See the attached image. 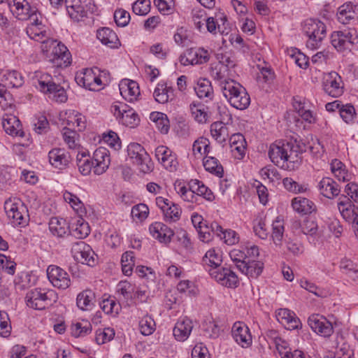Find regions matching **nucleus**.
<instances>
[{
  "instance_id": "1",
  "label": "nucleus",
  "mask_w": 358,
  "mask_h": 358,
  "mask_svg": "<svg viewBox=\"0 0 358 358\" xmlns=\"http://www.w3.org/2000/svg\"><path fill=\"white\" fill-rule=\"evenodd\" d=\"M301 147L296 142L273 143L268 156L271 162L285 170H293L301 164Z\"/></svg>"
},
{
  "instance_id": "2",
  "label": "nucleus",
  "mask_w": 358,
  "mask_h": 358,
  "mask_svg": "<svg viewBox=\"0 0 358 358\" xmlns=\"http://www.w3.org/2000/svg\"><path fill=\"white\" fill-rule=\"evenodd\" d=\"M222 92L231 106L236 109L244 110L250 103V97L245 88L236 80L226 83Z\"/></svg>"
},
{
  "instance_id": "3",
  "label": "nucleus",
  "mask_w": 358,
  "mask_h": 358,
  "mask_svg": "<svg viewBox=\"0 0 358 358\" xmlns=\"http://www.w3.org/2000/svg\"><path fill=\"white\" fill-rule=\"evenodd\" d=\"M303 31L308 38L307 48L313 50L320 48L327 36L326 25L319 20H306L303 24Z\"/></svg>"
},
{
  "instance_id": "4",
  "label": "nucleus",
  "mask_w": 358,
  "mask_h": 358,
  "mask_svg": "<svg viewBox=\"0 0 358 358\" xmlns=\"http://www.w3.org/2000/svg\"><path fill=\"white\" fill-rule=\"evenodd\" d=\"M57 295L54 290L45 291L36 288L29 290L25 296L27 306L35 310H43L57 301Z\"/></svg>"
},
{
  "instance_id": "5",
  "label": "nucleus",
  "mask_w": 358,
  "mask_h": 358,
  "mask_svg": "<svg viewBox=\"0 0 358 358\" xmlns=\"http://www.w3.org/2000/svg\"><path fill=\"white\" fill-rule=\"evenodd\" d=\"M4 209L7 216L15 226L24 227L29 220L27 206L17 198H10L5 201Z\"/></svg>"
},
{
  "instance_id": "6",
  "label": "nucleus",
  "mask_w": 358,
  "mask_h": 358,
  "mask_svg": "<svg viewBox=\"0 0 358 358\" xmlns=\"http://www.w3.org/2000/svg\"><path fill=\"white\" fill-rule=\"evenodd\" d=\"M127 155L131 163L136 165L140 171L144 173L152 171L153 163L149 155L141 144L131 143L127 146Z\"/></svg>"
},
{
  "instance_id": "7",
  "label": "nucleus",
  "mask_w": 358,
  "mask_h": 358,
  "mask_svg": "<svg viewBox=\"0 0 358 358\" xmlns=\"http://www.w3.org/2000/svg\"><path fill=\"white\" fill-rule=\"evenodd\" d=\"M331 43L338 51L350 49L358 44V33L355 29H348L332 33Z\"/></svg>"
},
{
  "instance_id": "8",
  "label": "nucleus",
  "mask_w": 358,
  "mask_h": 358,
  "mask_svg": "<svg viewBox=\"0 0 358 358\" xmlns=\"http://www.w3.org/2000/svg\"><path fill=\"white\" fill-rule=\"evenodd\" d=\"M114 116L126 127L134 128L138 125L140 118L137 113L130 106L120 103L111 106Z\"/></svg>"
},
{
  "instance_id": "9",
  "label": "nucleus",
  "mask_w": 358,
  "mask_h": 358,
  "mask_svg": "<svg viewBox=\"0 0 358 358\" xmlns=\"http://www.w3.org/2000/svg\"><path fill=\"white\" fill-rule=\"evenodd\" d=\"M210 275L221 285L235 288L239 285L236 273L228 267H213L209 269Z\"/></svg>"
},
{
  "instance_id": "10",
  "label": "nucleus",
  "mask_w": 358,
  "mask_h": 358,
  "mask_svg": "<svg viewBox=\"0 0 358 358\" xmlns=\"http://www.w3.org/2000/svg\"><path fill=\"white\" fill-rule=\"evenodd\" d=\"M71 254L73 259L83 264L93 266L96 264V256L92 248L84 241H78L73 244Z\"/></svg>"
},
{
  "instance_id": "11",
  "label": "nucleus",
  "mask_w": 358,
  "mask_h": 358,
  "mask_svg": "<svg viewBox=\"0 0 358 358\" xmlns=\"http://www.w3.org/2000/svg\"><path fill=\"white\" fill-rule=\"evenodd\" d=\"M322 87L326 94L334 98L343 94L342 78L335 71H331L324 76Z\"/></svg>"
},
{
  "instance_id": "12",
  "label": "nucleus",
  "mask_w": 358,
  "mask_h": 358,
  "mask_svg": "<svg viewBox=\"0 0 358 358\" xmlns=\"http://www.w3.org/2000/svg\"><path fill=\"white\" fill-rule=\"evenodd\" d=\"M47 275L52 285L58 289H66L71 285L69 275L57 266H49L47 268Z\"/></svg>"
},
{
  "instance_id": "13",
  "label": "nucleus",
  "mask_w": 358,
  "mask_h": 358,
  "mask_svg": "<svg viewBox=\"0 0 358 358\" xmlns=\"http://www.w3.org/2000/svg\"><path fill=\"white\" fill-rule=\"evenodd\" d=\"M308 323L313 331L324 337H329L334 333L332 323L321 315H310L308 319Z\"/></svg>"
},
{
  "instance_id": "14",
  "label": "nucleus",
  "mask_w": 358,
  "mask_h": 358,
  "mask_svg": "<svg viewBox=\"0 0 358 358\" xmlns=\"http://www.w3.org/2000/svg\"><path fill=\"white\" fill-rule=\"evenodd\" d=\"M210 59V54L204 48L193 49L186 50L183 55L180 56V62L182 64L196 65L207 63Z\"/></svg>"
},
{
  "instance_id": "15",
  "label": "nucleus",
  "mask_w": 358,
  "mask_h": 358,
  "mask_svg": "<svg viewBox=\"0 0 358 358\" xmlns=\"http://www.w3.org/2000/svg\"><path fill=\"white\" fill-rule=\"evenodd\" d=\"M155 157L159 162L168 171H176L178 162L173 152L166 146L160 145L155 149Z\"/></svg>"
},
{
  "instance_id": "16",
  "label": "nucleus",
  "mask_w": 358,
  "mask_h": 358,
  "mask_svg": "<svg viewBox=\"0 0 358 358\" xmlns=\"http://www.w3.org/2000/svg\"><path fill=\"white\" fill-rule=\"evenodd\" d=\"M7 3L11 12L20 20H27L36 14V8L26 0H7Z\"/></svg>"
},
{
  "instance_id": "17",
  "label": "nucleus",
  "mask_w": 358,
  "mask_h": 358,
  "mask_svg": "<svg viewBox=\"0 0 358 358\" xmlns=\"http://www.w3.org/2000/svg\"><path fill=\"white\" fill-rule=\"evenodd\" d=\"M94 173L101 175L105 173L110 164L109 151L103 147L98 148L93 153Z\"/></svg>"
},
{
  "instance_id": "18",
  "label": "nucleus",
  "mask_w": 358,
  "mask_h": 358,
  "mask_svg": "<svg viewBox=\"0 0 358 358\" xmlns=\"http://www.w3.org/2000/svg\"><path fill=\"white\" fill-rule=\"evenodd\" d=\"M232 336L235 341L243 348L248 347L252 343V336L246 324L236 322L232 327Z\"/></svg>"
},
{
  "instance_id": "19",
  "label": "nucleus",
  "mask_w": 358,
  "mask_h": 358,
  "mask_svg": "<svg viewBox=\"0 0 358 358\" xmlns=\"http://www.w3.org/2000/svg\"><path fill=\"white\" fill-rule=\"evenodd\" d=\"M48 159L53 167L62 170L68 166L71 156L64 149L53 148L48 153Z\"/></svg>"
},
{
  "instance_id": "20",
  "label": "nucleus",
  "mask_w": 358,
  "mask_h": 358,
  "mask_svg": "<svg viewBox=\"0 0 358 358\" xmlns=\"http://www.w3.org/2000/svg\"><path fill=\"white\" fill-rule=\"evenodd\" d=\"M276 318L287 329H297L301 327L300 320L295 313L287 308H280L276 311Z\"/></svg>"
},
{
  "instance_id": "21",
  "label": "nucleus",
  "mask_w": 358,
  "mask_h": 358,
  "mask_svg": "<svg viewBox=\"0 0 358 358\" xmlns=\"http://www.w3.org/2000/svg\"><path fill=\"white\" fill-rule=\"evenodd\" d=\"M149 231L153 238L164 243H169L174 235L170 227L160 222L152 223L149 227Z\"/></svg>"
},
{
  "instance_id": "22",
  "label": "nucleus",
  "mask_w": 358,
  "mask_h": 358,
  "mask_svg": "<svg viewBox=\"0 0 358 358\" xmlns=\"http://www.w3.org/2000/svg\"><path fill=\"white\" fill-rule=\"evenodd\" d=\"M53 57L50 59L57 67H66L71 62V55L68 48L62 43H58L52 50Z\"/></svg>"
},
{
  "instance_id": "23",
  "label": "nucleus",
  "mask_w": 358,
  "mask_h": 358,
  "mask_svg": "<svg viewBox=\"0 0 358 358\" xmlns=\"http://www.w3.org/2000/svg\"><path fill=\"white\" fill-rule=\"evenodd\" d=\"M264 268V263L261 261L252 259L246 260L238 265V269L248 278H257Z\"/></svg>"
},
{
  "instance_id": "24",
  "label": "nucleus",
  "mask_w": 358,
  "mask_h": 358,
  "mask_svg": "<svg viewBox=\"0 0 358 358\" xmlns=\"http://www.w3.org/2000/svg\"><path fill=\"white\" fill-rule=\"evenodd\" d=\"M338 208L343 218L349 222H351L358 214V208L352 203L350 199L345 195H342L339 198Z\"/></svg>"
},
{
  "instance_id": "25",
  "label": "nucleus",
  "mask_w": 358,
  "mask_h": 358,
  "mask_svg": "<svg viewBox=\"0 0 358 358\" xmlns=\"http://www.w3.org/2000/svg\"><path fill=\"white\" fill-rule=\"evenodd\" d=\"M320 193L328 199H334L339 195L341 189L336 181L331 178H323L318 185Z\"/></svg>"
},
{
  "instance_id": "26",
  "label": "nucleus",
  "mask_w": 358,
  "mask_h": 358,
  "mask_svg": "<svg viewBox=\"0 0 358 358\" xmlns=\"http://www.w3.org/2000/svg\"><path fill=\"white\" fill-rule=\"evenodd\" d=\"M2 126L5 131L12 136H22L24 132L18 118L13 115L6 114L2 118Z\"/></svg>"
},
{
  "instance_id": "27",
  "label": "nucleus",
  "mask_w": 358,
  "mask_h": 358,
  "mask_svg": "<svg viewBox=\"0 0 358 358\" xmlns=\"http://www.w3.org/2000/svg\"><path fill=\"white\" fill-rule=\"evenodd\" d=\"M173 89L168 86L166 83H159L154 90L153 96L155 101L159 103H166L174 99Z\"/></svg>"
},
{
  "instance_id": "28",
  "label": "nucleus",
  "mask_w": 358,
  "mask_h": 358,
  "mask_svg": "<svg viewBox=\"0 0 358 358\" xmlns=\"http://www.w3.org/2000/svg\"><path fill=\"white\" fill-rule=\"evenodd\" d=\"M119 89L121 95L125 99L132 101L140 94L138 85L136 82L129 80H122Z\"/></svg>"
},
{
  "instance_id": "29",
  "label": "nucleus",
  "mask_w": 358,
  "mask_h": 358,
  "mask_svg": "<svg viewBox=\"0 0 358 358\" xmlns=\"http://www.w3.org/2000/svg\"><path fill=\"white\" fill-rule=\"evenodd\" d=\"M97 38L103 45L110 48H117L120 45L117 34L108 27L99 29Z\"/></svg>"
},
{
  "instance_id": "30",
  "label": "nucleus",
  "mask_w": 358,
  "mask_h": 358,
  "mask_svg": "<svg viewBox=\"0 0 358 358\" xmlns=\"http://www.w3.org/2000/svg\"><path fill=\"white\" fill-rule=\"evenodd\" d=\"M1 82L8 87H20L24 83V78L20 73L15 70L1 71Z\"/></svg>"
},
{
  "instance_id": "31",
  "label": "nucleus",
  "mask_w": 358,
  "mask_h": 358,
  "mask_svg": "<svg viewBox=\"0 0 358 358\" xmlns=\"http://www.w3.org/2000/svg\"><path fill=\"white\" fill-rule=\"evenodd\" d=\"M292 206L296 212L300 214H310L316 210V206L310 199L297 196L292 200Z\"/></svg>"
},
{
  "instance_id": "32",
  "label": "nucleus",
  "mask_w": 358,
  "mask_h": 358,
  "mask_svg": "<svg viewBox=\"0 0 358 358\" xmlns=\"http://www.w3.org/2000/svg\"><path fill=\"white\" fill-rule=\"evenodd\" d=\"M49 229L53 236L62 238L69 234L70 226L64 219L52 217L49 222Z\"/></svg>"
},
{
  "instance_id": "33",
  "label": "nucleus",
  "mask_w": 358,
  "mask_h": 358,
  "mask_svg": "<svg viewBox=\"0 0 358 358\" xmlns=\"http://www.w3.org/2000/svg\"><path fill=\"white\" fill-rule=\"evenodd\" d=\"M210 76L215 80L219 83L222 91L226 83L230 81H235L234 79L229 78V73L227 67L223 64H217L214 66H212L210 68Z\"/></svg>"
},
{
  "instance_id": "34",
  "label": "nucleus",
  "mask_w": 358,
  "mask_h": 358,
  "mask_svg": "<svg viewBox=\"0 0 358 358\" xmlns=\"http://www.w3.org/2000/svg\"><path fill=\"white\" fill-rule=\"evenodd\" d=\"M193 326L189 319H183L178 321L173 328V336L179 341H185L189 336Z\"/></svg>"
},
{
  "instance_id": "35",
  "label": "nucleus",
  "mask_w": 358,
  "mask_h": 358,
  "mask_svg": "<svg viewBox=\"0 0 358 358\" xmlns=\"http://www.w3.org/2000/svg\"><path fill=\"white\" fill-rule=\"evenodd\" d=\"M220 232H222V227L215 222L208 224L205 221L201 227H199L200 238L203 242H208L212 238V234L221 235Z\"/></svg>"
},
{
  "instance_id": "36",
  "label": "nucleus",
  "mask_w": 358,
  "mask_h": 358,
  "mask_svg": "<svg viewBox=\"0 0 358 358\" xmlns=\"http://www.w3.org/2000/svg\"><path fill=\"white\" fill-rule=\"evenodd\" d=\"M194 90L200 99H206V101L212 100L214 96V92L209 80L206 78H199Z\"/></svg>"
},
{
  "instance_id": "37",
  "label": "nucleus",
  "mask_w": 358,
  "mask_h": 358,
  "mask_svg": "<svg viewBox=\"0 0 358 358\" xmlns=\"http://www.w3.org/2000/svg\"><path fill=\"white\" fill-rule=\"evenodd\" d=\"M66 10L69 16L77 21L87 15V10L80 4V0H65Z\"/></svg>"
},
{
  "instance_id": "38",
  "label": "nucleus",
  "mask_w": 358,
  "mask_h": 358,
  "mask_svg": "<svg viewBox=\"0 0 358 358\" xmlns=\"http://www.w3.org/2000/svg\"><path fill=\"white\" fill-rule=\"evenodd\" d=\"M94 298L95 294L92 290H84L77 296V306L82 310H91L94 306Z\"/></svg>"
},
{
  "instance_id": "39",
  "label": "nucleus",
  "mask_w": 358,
  "mask_h": 358,
  "mask_svg": "<svg viewBox=\"0 0 358 358\" xmlns=\"http://www.w3.org/2000/svg\"><path fill=\"white\" fill-rule=\"evenodd\" d=\"M69 234L76 238L83 239L90 234V227L82 218H79L70 226Z\"/></svg>"
},
{
  "instance_id": "40",
  "label": "nucleus",
  "mask_w": 358,
  "mask_h": 358,
  "mask_svg": "<svg viewBox=\"0 0 358 358\" xmlns=\"http://www.w3.org/2000/svg\"><path fill=\"white\" fill-rule=\"evenodd\" d=\"M75 79L80 86L90 90H95V87L92 86L93 80L95 79V73L92 69H86L83 72L77 73Z\"/></svg>"
},
{
  "instance_id": "41",
  "label": "nucleus",
  "mask_w": 358,
  "mask_h": 358,
  "mask_svg": "<svg viewBox=\"0 0 358 358\" xmlns=\"http://www.w3.org/2000/svg\"><path fill=\"white\" fill-rule=\"evenodd\" d=\"M293 107L303 120L308 123H313L315 122V119L313 116V112L306 108V103L302 101L301 99H299L298 97L294 98Z\"/></svg>"
},
{
  "instance_id": "42",
  "label": "nucleus",
  "mask_w": 358,
  "mask_h": 358,
  "mask_svg": "<svg viewBox=\"0 0 358 358\" xmlns=\"http://www.w3.org/2000/svg\"><path fill=\"white\" fill-rule=\"evenodd\" d=\"M203 164L205 169L219 178H222L224 174V169L219 160L210 156H206L203 160Z\"/></svg>"
},
{
  "instance_id": "43",
  "label": "nucleus",
  "mask_w": 358,
  "mask_h": 358,
  "mask_svg": "<svg viewBox=\"0 0 358 358\" xmlns=\"http://www.w3.org/2000/svg\"><path fill=\"white\" fill-rule=\"evenodd\" d=\"M296 225L300 226L303 234L313 238L320 236L319 227L317 222L312 218H306L303 222H296Z\"/></svg>"
},
{
  "instance_id": "44",
  "label": "nucleus",
  "mask_w": 358,
  "mask_h": 358,
  "mask_svg": "<svg viewBox=\"0 0 358 358\" xmlns=\"http://www.w3.org/2000/svg\"><path fill=\"white\" fill-rule=\"evenodd\" d=\"M212 136L219 143L226 141L229 136L228 129L222 122H213L210 126Z\"/></svg>"
},
{
  "instance_id": "45",
  "label": "nucleus",
  "mask_w": 358,
  "mask_h": 358,
  "mask_svg": "<svg viewBox=\"0 0 358 358\" xmlns=\"http://www.w3.org/2000/svg\"><path fill=\"white\" fill-rule=\"evenodd\" d=\"M357 17L353 6L350 3L344 4L339 7L337 13L338 20L342 24H348L350 20Z\"/></svg>"
},
{
  "instance_id": "46",
  "label": "nucleus",
  "mask_w": 358,
  "mask_h": 358,
  "mask_svg": "<svg viewBox=\"0 0 358 358\" xmlns=\"http://www.w3.org/2000/svg\"><path fill=\"white\" fill-rule=\"evenodd\" d=\"M35 79L36 80V82H34L36 87L42 92H47L55 83L52 77L45 73L36 72Z\"/></svg>"
},
{
  "instance_id": "47",
  "label": "nucleus",
  "mask_w": 358,
  "mask_h": 358,
  "mask_svg": "<svg viewBox=\"0 0 358 358\" xmlns=\"http://www.w3.org/2000/svg\"><path fill=\"white\" fill-rule=\"evenodd\" d=\"M191 189L195 191L196 196H202L208 201L214 198L212 191L199 180H191Z\"/></svg>"
},
{
  "instance_id": "48",
  "label": "nucleus",
  "mask_w": 358,
  "mask_h": 358,
  "mask_svg": "<svg viewBox=\"0 0 358 358\" xmlns=\"http://www.w3.org/2000/svg\"><path fill=\"white\" fill-rule=\"evenodd\" d=\"M48 95V97L56 102L64 103L67 100V95L63 87L55 83L52 85L47 92H43Z\"/></svg>"
},
{
  "instance_id": "49",
  "label": "nucleus",
  "mask_w": 358,
  "mask_h": 358,
  "mask_svg": "<svg viewBox=\"0 0 358 358\" xmlns=\"http://www.w3.org/2000/svg\"><path fill=\"white\" fill-rule=\"evenodd\" d=\"M71 330L73 336L76 338L83 337L91 333L92 325L87 321L76 322L72 324Z\"/></svg>"
},
{
  "instance_id": "50",
  "label": "nucleus",
  "mask_w": 358,
  "mask_h": 358,
  "mask_svg": "<svg viewBox=\"0 0 358 358\" xmlns=\"http://www.w3.org/2000/svg\"><path fill=\"white\" fill-rule=\"evenodd\" d=\"M100 307L106 314L117 315L121 307L120 303H116L115 298L108 297L103 299L100 303Z\"/></svg>"
},
{
  "instance_id": "51",
  "label": "nucleus",
  "mask_w": 358,
  "mask_h": 358,
  "mask_svg": "<svg viewBox=\"0 0 358 358\" xmlns=\"http://www.w3.org/2000/svg\"><path fill=\"white\" fill-rule=\"evenodd\" d=\"M205 264L210 266L211 268L220 267L222 262V256L219 252L215 250H209L203 258Z\"/></svg>"
},
{
  "instance_id": "52",
  "label": "nucleus",
  "mask_w": 358,
  "mask_h": 358,
  "mask_svg": "<svg viewBox=\"0 0 358 358\" xmlns=\"http://www.w3.org/2000/svg\"><path fill=\"white\" fill-rule=\"evenodd\" d=\"M282 184L287 191L295 194L306 192L308 189L307 185L299 184L291 178H285Z\"/></svg>"
},
{
  "instance_id": "53",
  "label": "nucleus",
  "mask_w": 358,
  "mask_h": 358,
  "mask_svg": "<svg viewBox=\"0 0 358 358\" xmlns=\"http://www.w3.org/2000/svg\"><path fill=\"white\" fill-rule=\"evenodd\" d=\"M191 113L194 119L199 123H206L208 115L205 110L203 106L201 104L192 103L189 106Z\"/></svg>"
},
{
  "instance_id": "54",
  "label": "nucleus",
  "mask_w": 358,
  "mask_h": 358,
  "mask_svg": "<svg viewBox=\"0 0 358 358\" xmlns=\"http://www.w3.org/2000/svg\"><path fill=\"white\" fill-rule=\"evenodd\" d=\"M163 213L166 222H176L180 217L181 210L177 204L171 201Z\"/></svg>"
},
{
  "instance_id": "55",
  "label": "nucleus",
  "mask_w": 358,
  "mask_h": 358,
  "mask_svg": "<svg viewBox=\"0 0 358 358\" xmlns=\"http://www.w3.org/2000/svg\"><path fill=\"white\" fill-rule=\"evenodd\" d=\"M339 113L341 117L347 124L352 123L356 117L355 109L350 103L343 104L340 108Z\"/></svg>"
},
{
  "instance_id": "56",
  "label": "nucleus",
  "mask_w": 358,
  "mask_h": 358,
  "mask_svg": "<svg viewBox=\"0 0 358 358\" xmlns=\"http://www.w3.org/2000/svg\"><path fill=\"white\" fill-rule=\"evenodd\" d=\"M271 237L275 245H280L284 234V225L278 217L272 224Z\"/></svg>"
},
{
  "instance_id": "57",
  "label": "nucleus",
  "mask_w": 358,
  "mask_h": 358,
  "mask_svg": "<svg viewBox=\"0 0 358 358\" xmlns=\"http://www.w3.org/2000/svg\"><path fill=\"white\" fill-rule=\"evenodd\" d=\"M114 336V329L108 327L103 329H98L96 331L95 340L99 345H101L110 341Z\"/></svg>"
},
{
  "instance_id": "58",
  "label": "nucleus",
  "mask_w": 358,
  "mask_h": 358,
  "mask_svg": "<svg viewBox=\"0 0 358 358\" xmlns=\"http://www.w3.org/2000/svg\"><path fill=\"white\" fill-rule=\"evenodd\" d=\"M77 165L80 173L83 176H87L91 173L92 169H94V162L92 159L86 157L83 154L81 158L77 159Z\"/></svg>"
},
{
  "instance_id": "59",
  "label": "nucleus",
  "mask_w": 358,
  "mask_h": 358,
  "mask_svg": "<svg viewBox=\"0 0 358 358\" xmlns=\"http://www.w3.org/2000/svg\"><path fill=\"white\" fill-rule=\"evenodd\" d=\"M155 322L154 320L149 316L143 317L139 321L140 331L144 336L152 334L155 330Z\"/></svg>"
},
{
  "instance_id": "60",
  "label": "nucleus",
  "mask_w": 358,
  "mask_h": 358,
  "mask_svg": "<svg viewBox=\"0 0 358 358\" xmlns=\"http://www.w3.org/2000/svg\"><path fill=\"white\" fill-rule=\"evenodd\" d=\"M133 12L139 15H147L150 10V0H137L132 5Z\"/></svg>"
},
{
  "instance_id": "61",
  "label": "nucleus",
  "mask_w": 358,
  "mask_h": 358,
  "mask_svg": "<svg viewBox=\"0 0 358 358\" xmlns=\"http://www.w3.org/2000/svg\"><path fill=\"white\" fill-rule=\"evenodd\" d=\"M205 336L211 338H216L220 334V328L213 320L205 322L203 325Z\"/></svg>"
},
{
  "instance_id": "62",
  "label": "nucleus",
  "mask_w": 358,
  "mask_h": 358,
  "mask_svg": "<svg viewBox=\"0 0 358 358\" xmlns=\"http://www.w3.org/2000/svg\"><path fill=\"white\" fill-rule=\"evenodd\" d=\"M9 322L8 313L0 310V335L3 337H8L10 335L11 326Z\"/></svg>"
},
{
  "instance_id": "63",
  "label": "nucleus",
  "mask_w": 358,
  "mask_h": 358,
  "mask_svg": "<svg viewBox=\"0 0 358 358\" xmlns=\"http://www.w3.org/2000/svg\"><path fill=\"white\" fill-rule=\"evenodd\" d=\"M131 213L134 219L142 221L147 218L149 214V209L145 204L139 203L133 206Z\"/></svg>"
},
{
  "instance_id": "64",
  "label": "nucleus",
  "mask_w": 358,
  "mask_h": 358,
  "mask_svg": "<svg viewBox=\"0 0 358 358\" xmlns=\"http://www.w3.org/2000/svg\"><path fill=\"white\" fill-rule=\"evenodd\" d=\"M117 292L120 294L124 299L127 300L133 297L134 287L127 281H121L117 285Z\"/></svg>"
}]
</instances>
